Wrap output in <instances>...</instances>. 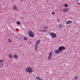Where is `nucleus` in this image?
I'll use <instances>...</instances> for the list:
<instances>
[{"instance_id":"1","label":"nucleus","mask_w":80,"mask_h":80,"mask_svg":"<svg viewBox=\"0 0 80 80\" xmlns=\"http://www.w3.org/2000/svg\"><path fill=\"white\" fill-rule=\"evenodd\" d=\"M58 50L56 49L55 51V54H58L60 53V52H62V50H65V47L63 46L61 47H59L58 48Z\"/></svg>"},{"instance_id":"2","label":"nucleus","mask_w":80,"mask_h":80,"mask_svg":"<svg viewBox=\"0 0 80 80\" xmlns=\"http://www.w3.org/2000/svg\"><path fill=\"white\" fill-rule=\"evenodd\" d=\"M40 40H37L35 44V49L36 51L37 50V48L38 47V45H39V43H40Z\"/></svg>"},{"instance_id":"3","label":"nucleus","mask_w":80,"mask_h":80,"mask_svg":"<svg viewBox=\"0 0 80 80\" xmlns=\"http://www.w3.org/2000/svg\"><path fill=\"white\" fill-rule=\"evenodd\" d=\"M26 71L27 72H28L29 73H32L33 72V70L31 68L28 67L26 69Z\"/></svg>"},{"instance_id":"4","label":"nucleus","mask_w":80,"mask_h":80,"mask_svg":"<svg viewBox=\"0 0 80 80\" xmlns=\"http://www.w3.org/2000/svg\"><path fill=\"white\" fill-rule=\"evenodd\" d=\"M28 33L29 34V36L30 37H32V38L33 37H35V35L33 34L32 31L31 30H29L28 31Z\"/></svg>"},{"instance_id":"5","label":"nucleus","mask_w":80,"mask_h":80,"mask_svg":"<svg viewBox=\"0 0 80 80\" xmlns=\"http://www.w3.org/2000/svg\"><path fill=\"white\" fill-rule=\"evenodd\" d=\"M50 35L51 36L52 38H54L57 37V34L54 33V32H52L50 33Z\"/></svg>"},{"instance_id":"6","label":"nucleus","mask_w":80,"mask_h":80,"mask_svg":"<svg viewBox=\"0 0 80 80\" xmlns=\"http://www.w3.org/2000/svg\"><path fill=\"white\" fill-rule=\"evenodd\" d=\"M52 52H51L50 53H49V55L48 56V60H50V59L52 58Z\"/></svg>"},{"instance_id":"7","label":"nucleus","mask_w":80,"mask_h":80,"mask_svg":"<svg viewBox=\"0 0 80 80\" xmlns=\"http://www.w3.org/2000/svg\"><path fill=\"white\" fill-rule=\"evenodd\" d=\"M72 23V22L70 20H69L68 21L66 22V25H68V24H71Z\"/></svg>"},{"instance_id":"8","label":"nucleus","mask_w":80,"mask_h":80,"mask_svg":"<svg viewBox=\"0 0 80 80\" xmlns=\"http://www.w3.org/2000/svg\"><path fill=\"white\" fill-rule=\"evenodd\" d=\"M62 11L63 12H67L68 11V8H66L65 9H62Z\"/></svg>"},{"instance_id":"9","label":"nucleus","mask_w":80,"mask_h":80,"mask_svg":"<svg viewBox=\"0 0 80 80\" xmlns=\"http://www.w3.org/2000/svg\"><path fill=\"white\" fill-rule=\"evenodd\" d=\"M13 9L14 10H17V7L16 5H14L13 7Z\"/></svg>"},{"instance_id":"10","label":"nucleus","mask_w":80,"mask_h":80,"mask_svg":"<svg viewBox=\"0 0 80 80\" xmlns=\"http://www.w3.org/2000/svg\"><path fill=\"white\" fill-rule=\"evenodd\" d=\"M58 27H60L61 28H63V25L62 24H60L58 25Z\"/></svg>"},{"instance_id":"11","label":"nucleus","mask_w":80,"mask_h":80,"mask_svg":"<svg viewBox=\"0 0 80 80\" xmlns=\"http://www.w3.org/2000/svg\"><path fill=\"white\" fill-rule=\"evenodd\" d=\"M8 42L9 43H11L12 42V39H8Z\"/></svg>"},{"instance_id":"12","label":"nucleus","mask_w":80,"mask_h":80,"mask_svg":"<svg viewBox=\"0 0 80 80\" xmlns=\"http://www.w3.org/2000/svg\"><path fill=\"white\" fill-rule=\"evenodd\" d=\"M13 57L15 58H18V55H17V54H16L14 55Z\"/></svg>"},{"instance_id":"13","label":"nucleus","mask_w":80,"mask_h":80,"mask_svg":"<svg viewBox=\"0 0 80 80\" xmlns=\"http://www.w3.org/2000/svg\"><path fill=\"white\" fill-rule=\"evenodd\" d=\"M4 65V64L3 63H2V64H1L0 65V68H2V67H3V66Z\"/></svg>"},{"instance_id":"14","label":"nucleus","mask_w":80,"mask_h":80,"mask_svg":"<svg viewBox=\"0 0 80 80\" xmlns=\"http://www.w3.org/2000/svg\"><path fill=\"white\" fill-rule=\"evenodd\" d=\"M9 57L10 58H12L13 57V56L12 55V54H10V55H9Z\"/></svg>"},{"instance_id":"15","label":"nucleus","mask_w":80,"mask_h":80,"mask_svg":"<svg viewBox=\"0 0 80 80\" xmlns=\"http://www.w3.org/2000/svg\"><path fill=\"white\" fill-rule=\"evenodd\" d=\"M44 29H45V30H48V27L47 26H44Z\"/></svg>"},{"instance_id":"16","label":"nucleus","mask_w":80,"mask_h":80,"mask_svg":"<svg viewBox=\"0 0 80 80\" xmlns=\"http://www.w3.org/2000/svg\"><path fill=\"white\" fill-rule=\"evenodd\" d=\"M16 23H17V24L18 25H20V22H17Z\"/></svg>"},{"instance_id":"17","label":"nucleus","mask_w":80,"mask_h":80,"mask_svg":"<svg viewBox=\"0 0 80 80\" xmlns=\"http://www.w3.org/2000/svg\"><path fill=\"white\" fill-rule=\"evenodd\" d=\"M64 6H65V7H68V4L65 3L64 5Z\"/></svg>"},{"instance_id":"18","label":"nucleus","mask_w":80,"mask_h":80,"mask_svg":"<svg viewBox=\"0 0 80 80\" xmlns=\"http://www.w3.org/2000/svg\"><path fill=\"white\" fill-rule=\"evenodd\" d=\"M74 80H77V79H78V78L77 77V76H76L74 77Z\"/></svg>"},{"instance_id":"19","label":"nucleus","mask_w":80,"mask_h":80,"mask_svg":"<svg viewBox=\"0 0 80 80\" xmlns=\"http://www.w3.org/2000/svg\"><path fill=\"white\" fill-rule=\"evenodd\" d=\"M42 32H47V30H42Z\"/></svg>"},{"instance_id":"20","label":"nucleus","mask_w":80,"mask_h":80,"mask_svg":"<svg viewBox=\"0 0 80 80\" xmlns=\"http://www.w3.org/2000/svg\"><path fill=\"white\" fill-rule=\"evenodd\" d=\"M36 80H39L40 79V77L37 76L36 77Z\"/></svg>"},{"instance_id":"21","label":"nucleus","mask_w":80,"mask_h":80,"mask_svg":"<svg viewBox=\"0 0 80 80\" xmlns=\"http://www.w3.org/2000/svg\"><path fill=\"white\" fill-rule=\"evenodd\" d=\"M24 40H26V41H27V40H28V39H27V38L26 37H24Z\"/></svg>"},{"instance_id":"22","label":"nucleus","mask_w":80,"mask_h":80,"mask_svg":"<svg viewBox=\"0 0 80 80\" xmlns=\"http://www.w3.org/2000/svg\"><path fill=\"white\" fill-rule=\"evenodd\" d=\"M3 62V60H0V63H2V62Z\"/></svg>"},{"instance_id":"23","label":"nucleus","mask_w":80,"mask_h":80,"mask_svg":"<svg viewBox=\"0 0 80 80\" xmlns=\"http://www.w3.org/2000/svg\"><path fill=\"white\" fill-rule=\"evenodd\" d=\"M54 12H52V15H54Z\"/></svg>"},{"instance_id":"24","label":"nucleus","mask_w":80,"mask_h":80,"mask_svg":"<svg viewBox=\"0 0 80 80\" xmlns=\"http://www.w3.org/2000/svg\"><path fill=\"white\" fill-rule=\"evenodd\" d=\"M21 39H22V38H18V39L19 40H21Z\"/></svg>"},{"instance_id":"25","label":"nucleus","mask_w":80,"mask_h":80,"mask_svg":"<svg viewBox=\"0 0 80 80\" xmlns=\"http://www.w3.org/2000/svg\"><path fill=\"white\" fill-rule=\"evenodd\" d=\"M29 43L30 44H32V42H29Z\"/></svg>"},{"instance_id":"26","label":"nucleus","mask_w":80,"mask_h":80,"mask_svg":"<svg viewBox=\"0 0 80 80\" xmlns=\"http://www.w3.org/2000/svg\"><path fill=\"white\" fill-rule=\"evenodd\" d=\"M19 47H22V45L21 44L19 45Z\"/></svg>"},{"instance_id":"27","label":"nucleus","mask_w":80,"mask_h":80,"mask_svg":"<svg viewBox=\"0 0 80 80\" xmlns=\"http://www.w3.org/2000/svg\"><path fill=\"white\" fill-rule=\"evenodd\" d=\"M38 32H42V30H38Z\"/></svg>"},{"instance_id":"28","label":"nucleus","mask_w":80,"mask_h":80,"mask_svg":"<svg viewBox=\"0 0 80 80\" xmlns=\"http://www.w3.org/2000/svg\"><path fill=\"white\" fill-rule=\"evenodd\" d=\"M58 22H60V20L58 19Z\"/></svg>"},{"instance_id":"29","label":"nucleus","mask_w":80,"mask_h":80,"mask_svg":"<svg viewBox=\"0 0 80 80\" xmlns=\"http://www.w3.org/2000/svg\"><path fill=\"white\" fill-rule=\"evenodd\" d=\"M15 38H18V36H15Z\"/></svg>"},{"instance_id":"30","label":"nucleus","mask_w":80,"mask_h":80,"mask_svg":"<svg viewBox=\"0 0 80 80\" xmlns=\"http://www.w3.org/2000/svg\"><path fill=\"white\" fill-rule=\"evenodd\" d=\"M39 80H43V79H41L40 78L39 79Z\"/></svg>"},{"instance_id":"31","label":"nucleus","mask_w":80,"mask_h":80,"mask_svg":"<svg viewBox=\"0 0 80 80\" xmlns=\"http://www.w3.org/2000/svg\"><path fill=\"white\" fill-rule=\"evenodd\" d=\"M78 4L79 5H80V3L78 2Z\"/></svg>"},{"instance_id":"32","label":"nucleus","mask_w":80,"mask_h":80,"mask_svg":"<svg viewBox=\"0 0 80 80\" xmlns=\"http://www.w3.org/2000/svg\"><path fill=\"white\" fill-rule=\"evenodd\" d=\"M70 48H69L68 49V50H70Z\"/></svg>"},{"instance_id":"33","label":"nucleus","mask_w":80,"mask_h":80,"mask_svg":"<svg viewBox=\"0 0 80 80\" xmlns=\"http://www.w3.org/2000/svg\"><path fill=\"white\" fill-rule=\"evenodd\" d=\"M47 0V1H48V0Z\"/></svg>"},{"instance_id":"34","label":"nucleus","mask_w":80,"mask_h":80,"mask_svg":"<svg viewBox=\"0 0 80 80\" xmlns=\"http://www.w3.org/2000/svg\"><path fill=\"white\" fill-rule=\"evenodd\" d=\"M21 0V1H22V0Z\"/></svg>"}]
</instances>
